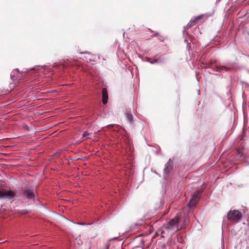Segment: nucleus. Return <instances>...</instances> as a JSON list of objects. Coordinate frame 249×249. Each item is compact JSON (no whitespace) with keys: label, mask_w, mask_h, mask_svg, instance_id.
<instances>
[{"label":"nucleus","mask_w":249,"mask_h":249,"mask_svg":"<svg viewBox=\"0 0 249 249\" xmlns=\"http://www.w3.org/2000/svg\"><path fill=\"white\" fill-rule=\"evenodd\" d=\"M202 18V16H198L195 18L194 19H193V21H194L195 23H196L197 21L200 20Z\"/></svg>","instance_id":"nucleus-10"},{"label":"nucleus","mask_w":249,"mask_h":249,"mask_svg":"<svg viewBox=\"0 0 249 249\" xmlns=\"http://www.w3.org/2000/svg\"><path fill=\"white\" fill-rule=\"evenodd\" d=\"M2 193H3V191H1L0 190V198H2Z\"/></svg>","instance_id":"nucleus-14"},{"label":"nucleus","mask_w":249,"mask_h":249,"mask_svg":"<svg viewBox=\"0 0 249 249\" xmlns=\"http://www.w3.org/2000/svg\"><path fill=\"white\" fill-rule=\"evenodd\" d=\"M202 192V191H197L193 194L192 198L190 200L188 204V206L190 208H193L196 206L200 197Z\"/></svg>","instance_id":"nucleus-3"},{"label":"nucleus","mask_w":249,"mask_h":249,"mask_svg":"<svg viewBox=\"0 0 249 249\" xmlns=\"http://www.w3.org/2000/svg\"><path fill=\"white\" fill-rule=\"evenodd\" d=\"M24 196L27 198L30 199L35 196V194L30 190H25L24 192Z\"/></svg>","instance_id":"nucleus-7"},{"label":"nucleus","mask_w":249,"mask_h":249,"mask_svg":"<svg viewBox=\"0 0 249 249\" xmlns=\"http://www.w3.org/2000/svg\"><path fill=\"white\" fill-rule=\"evenodd\" d=\"M215 70L217 71H221L225 70V71H228L231 69L230 68L224 66H216L215 68Z\"/></svg>","instance_id":"nucleus-8"},{"label":"nucleus","mask_w":249,"mask_h":249,"mask_svg":"<svg viewBox=\"0 0 249 249\" xmlns=\"http://www.w3.org/2000/svg\"><path fill=\"white\" fill-rule=\"evenodd\" d=\"M91 135V133H89L87 131H85L83 134H82V136L83 137H88V136H89L90 135Z\"/></svg>","instance_id":"nucleus-12"},{"label":"nucleus","mask_w":249,"mask_h":249,"mask_svg":"<svg viewBox=\"0 0 249 249\" xmlns=\"http://www.w3.org/2000/svg\"><path fill=\"white\" fill-rule=\"evenodd\" d=\"M172 169V166L171 165V160L169 159L168 162L165 164L164 168V175H167Z\"/></svg>","instance_id":"nucleus-5"},{"label":"nucleus","mask_w":249,"mask_h":249,"mask_svg":"<svg viewBox=\"0 0 249 249\" xmlns=\"http://www.w3.org/2000/svg\"><path fill=\"white\" fill-rule=\"evenodd\" d=\"M179 218L176 216L172 219L168 223L164 224L162 227L163 229L167 230L168 231H177L180 229L182 228L183 226L179 228Z\"/></svg>","instance_id":"nucleus-1"},{"label":"nucleus","mask_w":249,"mask_h":249,"mask_svg":"<svg viewBox=\"0 0 249 249\" xmlns=\"http://www.w3.org/2000/svg\"><path fill=\"white\" fill-rule=\"evenodd\" d=\"M126 116L127 118V120L129 122V123H131L133 121V116L132 114L130 111H127L125 113Z\"/></svg>","instance_id":"nucleus-9"},{"label":"nucleus","mask_w":249,"mask_h":249,"mask_svg":"<svg viewBox=\"0 0 249 249\" xmlns=\"http://www.w3.org/2000/svg\"><path fill=\"white\" fill-rule=\"evenodd\" d=\"M189 221V220L187 219V218H186L184 221V226L186 225V224Z\"/></svg>","instance_id":"nucleus-13"},{"label":"nucleus","mask_w":249,"mask_h":249,"mask_svg":"<svg viewBox=\"0 0 249 249\" xmlns=\"http://www.w3.org/2000/svg\"><path fill=\"white\" fill-rule=\"evenodd\" d=\"M242 213L238 210L230 211L227 214V218L231 222H237L241 219Z\"/></svg>","instance_id":"nucleus-2"},{"label":"nucleus","mask_w":249,"mask_h":249,"mask_svg":"<svg viewBox=\"0 0 249 249\" xmlns=\"http://www.w3.org/2000/svg\"><path fill=\"white\" fill-rule=\"evenodd\" d=\"M102 102L104 105H106L107 103L108 93L106 88H103L102 91Z\"/></svg>","instance_id":"nucleus-6"},{"label":"nucleus","mask_w":249,"mask_h":249,"mask_svg":"<svg viewBox=\"0 0 249 249\" xmlns=\"http://www.w3.org/2000/svg\"><path fill=\"white\" fill-rule=\"evenodd\" d=\"M2 198L12 199L15 196V193L12 191L6 190L3 191Z\"/></svg>","instance_id":"nucleus-4"},{"label":"nucleus","mask_w":249,"mask_h":249,"mask_svg":"<svg viewBox=\"0 0 249 249\" xmlns=\"http://www.w3.org/2000/svg\"><path fill=\"white\" fill-rule=\"evenodd\" d=\"M195 23L193 20H191L188 23L187 26L189 27H191L192 26H194L195 25Z\"/></svg>","instance_id":"nucleus-11"}]
</instances>
